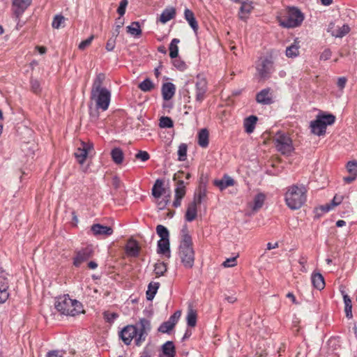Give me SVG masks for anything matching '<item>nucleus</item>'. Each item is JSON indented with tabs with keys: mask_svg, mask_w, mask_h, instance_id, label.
Returning a JSON list of instances; mask_svg holds the SVG:
<instances>
[{
	"mask_svg": "<svg viewBox=\"0 0 357 357\" xmlns=\"http://www.w3.org/2000/svg\"><path fill=\"white\" fill-rule=\"evenodd\" d=\"M151 329V321L141 318L135 325H127L123 328L119 336L126 345H130L134 339L135 344L139 347L146 340Z\"/></svg>",
	"mask_w": 357,
	"mask_h": 357,
	"instance_id": "nucleus-1",
	"label": "nucleus"
},
{
	"mask_svg": "<svg viewBox=\"0 0 357 357\" xmlns=\"http://www.w3.org/2000/svg\"><path fill=\"white\" fill-rule=\"evenodd\" d=\"M307 190L303 184H294L287 188L284 199L287 206L291 210L301 208L307 200Z\"/></svg>",
	"mask_w": 357,
	"mask_h": 357,
	"instance_id": "nucleus-2",
	"label": "nucleus"
},
{
	"mask_svg": "<svg viewBox=\"0 0 357 357\" xmlns=\"http://www.w3.org/2000/svg\"><path fill=\"white\" fill-rule=\"evenodd\" d=\"M55 308L61 314L66 316L75 317L84 312L82 303L70 298L68 294L57 298Z\"/></svg>",
	"mask_w": 357,
	"mask_h": 357,
	"instance_id": "nucleus-3",
	"label": "nucleus"
},
{
	"mask_svg": "<svg viewBox=\"0 0 357 357\" xmlns=\"http://www.w3.org/2000/svg\"><path fill=\"white\" fill-rule=\"evenodd\" d=\"M280 24L285 28H294L299 26L303 20V13L296 7H289L287 13L279 17Z\"/></svg>",
	"mask_w": 357,
	"mask_h": 357,
	"instance_id": "nucleus-4",
	"label": "nucleus"
},
{
	"mask_svg": "<svg viewBox=\"0 0 357 357\" xmlns=\"http://www.w3.org/2000/svg\"><path fill=\"white\" fill-rule=\"evenodd\" d=\"M335 121V116L332 114H319L316 119L310 122L312 133L317 136L324 135L327 126L333 124Z\"/></svg>",
	"mask_w": 357,
	"mask_h": 357,
	"instance_id": "nucleus-5",
	"label": "nucleus"
},
{
	"mask_svg": "<svg viewBox=\"0 0 357 357\" xmlns=\"http://www.w3.org/2000/svg\"><path fill=\"white\" fill-rule=\"evenodd\" d=\"M178 256L181 262L186 268H191L195 263V250L193 243H180Z\"/></svg>",
	"mask_w": 357,
	"mask_h": 357,
	"instance_id": "nucleus-6",
	"label": "nucleus"
},
{
	"mask_svg": "<svg viewBox=\"0 0 357 357\" xmlns=\"http://www.w3.org/2000/svg\"><path fill=\"white\" fill-rule=\"evenodd\" d=\"M274 145L278 151L282 155H290L294 151L291 139L285 133L278 132L273 139Z\"/></svg>",
	"mask_w": 357,
	"mask_h": 357,
	"instance_id": "nucleus-7",
	"label": "nucleus"
},
{
	"mask_svg": "<svg viewBox=\"0 0 357 357\" xmlns=\"http://www.w3.org/2000/svg\"><path fill=\"white\" fill-rule=\"evenodd\" d=\"M257 73L261 79H267L270 78L274 71V64L272 56L261 57L256 65Z\"/></svg>",
	"mask_w": 357,
	"mask_h": 357,
	"instance_id": "nucleus-8",
	"label": "nucleus"
},
{
	"mask_svg": "<svg viewBox=\"0 0 357 357\" xmlns=\"http://www.w3.org/2000/svg\"><path fill=\"white\" fill-rule=\"evenodd\" d=\"M91 99L95 100L96 109L105 111L110 103L111 92L108 89H102L96 93H91Z\"/></svg>",
	"mask_w": 357,
	"mask_h": 357,
	"instance_id": "nucleus-9",
	"label": "nucleus"
},
{
	"mask_svg": "<svg viewBox=\"0 0 357 357\" xmlns=\"http://www.w3.org/2000/svg\"><path fill=\"white\" fill-rule=\"evenodd\" d=\"M94 250L91 245H87L82 248L79 250L75 251V256L73 257V264L76 268H79L82 264L89 260L93 257Z\"/></svg>",
	"mask_w": 357,
	"mask_h": 357,
	"instance_id": "nucleus-10",
	"label": "nucleus"
},
{
	"mask_svg": "<svg viewBox=\"0 0 357 357\" xmlns=\"http://www.w3.org/2000/svg\"><path fill=\"white\" fill-rule=\"evenodd\" d=\"M208 91V82L206 79L201 75H198L195 79V100L199 103L206 98Z\"/></svg>",
	"mask_w": 357,
	"mask_h": 357,
	"instance_id": "nucleus-11",
	"label": "nucleus"
},
{
	"mask_svg": "<svg viewBox=\"0 0 357 357\" xmlns=\"http://www.w3.org/2000/svg\"><path fill=\"white\" fill-rule=\"evenodd\" d=\"M93 149V145L92 143H86L84 142H82L81 146L78 147L75 152V157L76 158L77 162L82 165L89 151Z\"/></svg>",
	"mask_w": 357,
	"mask_h": 357,
	"instance_id": "nucleus-12",
	"label": "nucleus"
},
{
	"mask_svg": "<svg viewBox=\"0 0 357 357\" xmlns=\"http://www.w3.org/2000/svg\"><path fill=\"white\" fill-rule=\"evenodd\" d=\"M186 193L185 183L183 180H178L175 188V199L173 202V206L177 208L181 206V200Z\"/></svg>",
	"mask_w": 357,
	"mask_h": 357,
	"instance_id": "nucleus-13",
	"label": "nucleus"
},
{
	"mask_svg": "<svg viewBox=\"0 0 357 357\" xmlns=\"http://www.w3.org/2000/svg\"><path fill=\"white\" fill-rule=\"evenodd\" d=\"M256 101L261 105H271L273 102L271 89H264L256 95Z\"/></svg>",
	"mask_w": 357,
	"mask_h": 357,
	"instance_id": "nucleus-14",
	"label": "nucleus"
},
{
	"mask_svg": "<svg viewBox=\"0 0 357 357\" xmlns=\"http://www.w3.org/2000/svg\"><path fill=\"white\" fill-rule=\"evenodd\" d=\"M140 250L138 242L134 239L128 240L125 247L126 255L130 257H137L139 255Z\"/></svg>",
	"mask_w": 357,
	"mask_h": 357,
	"instance_id": "nucleus-15",
	"label": "nucleus"
},
{
	"mask_svg": "<svg viewBox=\"0 0 357 357\" xmlns=\"http://www.w3.org/2000/svg\"><path fill=\"white\" fill-rule=\"evenodd\" d=\"M346 168L347 172L350 174V176H344L343 180L346 183H351L355 181L357 177V161H349L346 165Z\"/></svg>",
	"mask_w": 357,
	"mask_h": 357,
	"instance_id": "nucleus-16",
	"label": "nucleus"
},
{
	"mask_svg": "<svg viewBox=\"0 0 357 357\" xmlns=\"http://www.w3.org/2000/svg\"><path fill=\"white\" fill-rule=\"evenodd\" d=\"M91 230L95 236H109L113 234L112 227L100 224H93L91 227Z\"/></svg>",
	"mask_w": 357,
	"mask_h": 357,
	"instance_id": "nucleus-17",
	"label": "nucleus"
},
{
	"mask_svg": "<svg viewBox=\"0 0 357 357\" xmlns=\"http://www.w3.org/2000/svg\"><path fill=\"white\" fill-rule=\"evenodd\" d=\"M161 92L165 100H169L173 98L176 92V86L172 82H166L162 85Z\"/></svg>",
	"mask_w": 357,
	"mask_h": 357,
	"instance_id": "nucleus-18",
	"label": "nucleus"
},
{
	"mask_svg": "<svg viewBox=\"0 0 357 357\" xmlns=\"http://www.w3.org/2000/svg\"><path fill=\"white\" fill-rule=\"evenodd\" d=\"M213 185L222 191L227 188L234 185V180L230 176L225 175L222 179H215Z\"/></svg>",
	"mask_w": 357,
	"mask_h": 357,
	"instance_id": "nucleus-19",
	"label": "nucleus"
},
{
	"mask_svg": "<svg viewBox=\"0 0 357 357\" xmlns=\"http://www.w3.org/2000/svg\"><path fill=\"white\" fill-rule=\"evenodd\" d=\"M157 252L160 255H165L167 258H170V245L169 239H160L158 241Z\"/></svg>",
	"mask_w": 357,
	"mask_h": 357,
	"instance_id": "nucleus-20",
	"label": "nucleus"
},
{
	"mask_svg": "<svg viewBox=\"0 0 357 357\" xmlns=\"http://www.w3.org/2000/svg\"><path fill=\"white\" fill-rule=\"evenodd\" d=\"M197 204L195 202H191L188 204L187 210L185 214V219L188 222H192L197 215Z\"/></svg>",
	"mask_w": 357,
	"mask_h": 357,
	"instance_id": "nucleus-21",
	"label": "nucleus"
},
{
	"mask_svg": "<svg viewBox=\"0 0 357 357\" xmlns=\"http://www.w3.org/2000/svg\"><path fill=\"white\" fill-rule=\"evenodd\" d=\"M184 17L193 31L196 32L198 30L199 25L194 13L188 8H185L184 10Z\"/></svg>",
	"mask_w": 357,
	"mask_h": 357,
	"instance_id": "nucleus-22",
	"label": "nucleus"
},
{
	"mask_svg": "<svg viewBox=\"0 0 357 357\" xmlns=\"http://www.w3.org/2000/svg\"><path fill=\"white\" fill-rule=\"evenodd\" d=\"M207 197V190L206 185L199 186L198 189L195 191L193 198V202L197 204H200L202 202L205 201Z\"/></svg>",
	"mask_w": 357,
	"mask_h": 357,
	"instance_id": "nucleus-23",
	"label": "nucleus"
},
{
	"mask_svg": "<svg viewBox=\"0 0 357 357\" xmlns=\"http://www.w3.org/2000/svg\"><path fill=\"white\" fill-rule=\"evenodd\" d=\"M105 79V75L104 73H99L96 75L93 80L91 93H96L102 89H107L102 87L103 82Z\"/></svg>",
	"mask_w": 357,
	"mask_h": 357,
	"instance_id": "nucleus-24",
	"label": "nucleus"
},
{
	"mask_svg": "<svg viewBox=\"0 0 357 357\" xmlns=\"http://www.w3.org/2000/svg\"><path fill=\"white\" fill-rule=\"evenodd\" d=\"M258 118L255 115H251L244 119L243 126L245 128V131L250 134L253 132L256 123L257 122Z\"/></svg>",
	"mask_w": 357,
	"mask_h": 357,
	"instance_id": "nucleus-25",
	"label": "nucleus"
},
{
	"mask_svg": "<svg viewBox=\"0 0 357 357\" xmlns=\"http://www.w3.org/2000/svg\"><path fill=\"white\" fill-rule=\"evenodd\" d=\"M176 14V9L174 7L166 8L160 15V21L162 24H165L172 19H174Z\"/></svg>",
	"mask_w": 357,
	"mask_h": 357,
	"instance_id": "nucleus-26",
	"label": "nucleus"
},
{
	"mask_svg": "<svg viewBox=\"0 0 357 357\" xmlns=\"http://www.w3.org/2000/svg\"><path fill=\"white\" fill-rule=\"evenodd\" d=\"M176 324L174 317H170L167 321H164L160 324L158 331L162 333H169Z\"/></svg>",
	"mask_w": 357,
	"mask_h": 357,
	"instance_id": "nucleus-27",
	"label": "nucleus"
},
{
	"mask_svg": "<svg viewBox=\"0 0 357 357\" xmlns=\"http://www.w3.org/2000/svg\"><path fill=\"white\" fill-rule=\"evenodd\" d=\"M209 132L206 128H202L198 132L197 144L202 148H206L208 146Z\"/></svg>",
	"mask_w": 357,
	"mask_h": 357,
	"instance_id": "nucleus-28",
	"label": "nucleus"
},
{
	"mask_svg": "<svg viewBox=\"0 0 357 357\" xmlns=\"http://www.w3.org/2000/svg\"><path fill=\"white\" fill-rule=\"evenodd\" d=\"M164 181L162 179H157L152 188V195L155 198H160L165 192L163 187Z\"/></svg>",
	"mask_w": 357,
	"mask_h": 357,
	"instance_id": "nucleus-29",
	"label": "nucleus"
},
{
	"mask_svg": "<svg viewBox=\"0 0 357 357\" xmlns=\"http://www.w3.org/2000/svg\"><path fill=\"white\" fill-rule=\"evenodd\" d=\"M162 351L166 357H174L176 349L172 341H167L162 346Z\"/></svg>",
	"mask_w": 357,
	"mask_h": 357,
	"instance_id": "nucleus-30",
	"label": "nucleus"
},
{
	"mask_svg": "<svg viewBox=\"0 0 357 357\" xmlns=\"http://www.w3.org/2000/svg\"><path fill=\"white\" fill-rule=\"evenodd\" d=\"M312 282L314 288L321 290L325 287V282L323 275L319 273H312Z\"/></svg>",
	"mask_w": 357,
	"mask_h": 357,
	"instance_id": "nucleus-31",
	"label": "nucleus"
},
{
	"mask_svg": "<svg viewBox=\"0 0 357 357\" xmlns=\"http://www.w3.org/2000/svg\"><path fill=\"white\" fill-rule=\"evenodd\" d=\"M111 157L114 163L120 165L123 161L124 154L120 148L116 147L112 150Z\"/></svg>",
	"mask_w": 357,
	"mask_h": 357,
	"instance_id": "nucleus-32",
	"label": "nucleus"
},
{
	"mask_svg": "<svg viewBox=\"0 0 357 357\" xmlns=\"http://www.w3.org/2000/svg\"><path fill=\"white\" fill-rule=\"evenodd\" d=\"M160 287L159 282H151L148 285V290L146 291V299L148 301H152L157 293V291Z\"/></svg>",
	"mask_w": 357,
	"mask_h": 357,
	"instance_id": "nucleus-33",
	"label": "nucleus"
},
{
	"mask_svg": "<svg viewBox=\"0 0 357 357\" xmlns=\"http://www.w3.org/2000/svg\"><path fill=\"white\" fill-rule=\"evenodd\" d=\"M265 199L266 196L264 193L259 192L257 195H256L254 198L252 211H257L258 210H259L263 206Z\"/></svg>",
	"mask_w": 357,
	"mask_h": 357,
	"instance_id": "nucleus-34",
	"label": "nucleus"
},
{
	"mask_svg": "<svg viewBox=\"0 0 357 357\" xmlns=\"http://www.w3.org/2000/svg\"><path fill=\"white\" fill-rule=\"evenodd\" d=\"M180 43V40L178 38H174L172 40L169 50V56L172 59H174L178 57V44Z\"/></svg>",
	"mask_w": 357,
	"mask_h": 357,
	"instance_id": "nucleus-35",
	"label": "nucleus"
},
{
	"mask_svg": "<svg viewBox=\"0 0 357 357\" xmlns=\"http://www.w3.org/2000/svg\"><path fill=\"white\" fill-rule=\"evenodd\" d=\"M332 209L331 205L329 204H326L324 205H321L318 207H316L314 210V218L319 219L321 218L324 213H328Z\"/></svg>",
	"mask_w": 357,
	"mask_h": 357,
	"instance_id": "nucleus-36",
	"label": "nucleus"
},
{
	"mask_svg": "<svg viewBox=\"0 0 357 357\" xmlns=\"http://www.w3.org/2000/svg\"><path fill=\"white\" fill-rule=\"evenodd\" d=\"M13 6L15 8L14 13L17 16L21 15L26 8L24 0H13Z\"/></svg>",
	"mask_w": 357,
	"mask_h": 357,
	"instance_id": "nucleus-37",
	"label": "nucleus"
},
{
	"mask_svg": "<svg viewBox=\"0 0 357 357\" xmlns=\"http://www.w3.org/2000/svg\"><path fill=\"white\" fill-rule=\"evenodd\" d=\"M127 32L135 36L142 35V30L139 22H133L130 26H127Z\"/></svg>",
	"mask_w": 357,
	"mask_h": 357,
	"instance_id": "nucleus-38",
	"label": "nucleus"
},
{
	"mask_svg": "<svg viewBox=\"0 0 357 357\" xmlns=\"http://www.w3.org/2000/svg\"><path fill=\"white\" fill-rule=\"evenodd\" d=\"M197 315L196 311L190 308L188 311L186 317L188 326L190 327H195L197 324Z\"/></svg>",
	"mask_w": 357,
	"mask_h": 357,
	"instance_id": "nucleus-39",
	"label": "nucleus"
},
{
	"mask_svg": "<svg viewBox=\"0 0 357 357\" xmlns=\"http://www.w3.org/2000/svg\"><path fill=\"white\" fill-rule=\"evenodd\" d=\"M167 271V264L165 262H158L154 266V273L156 277H160L165 275Z\"/></svg>",
	"mask_w": 357,
	"mask_h": 357,
	"instance_id": "nucleus-40",
	"label": "nucleus"
},
{
	"mask_svg": "<svg viewBox=\"0 0 357 357\" xmlns=\"http://www.w3.org/2000/svg\"><path fill=\"white\" fill-rule=\"evenodd\" d=\"M138 87L142 91L148 92L153 89L155 86L153 82L149 78H146L141 83H139Z\"/></svg>",
	"mask_w": 357,
	"mask_h": 357,
	"instance_id": "nucleus-41",
	"label": "nucleus"
},
{
	"mask_svg": "<svg viewBox=\"0 0 357 357\" xmlns=\"http://www.w3.org/2000/svg\"><path fill=\"white\" fill-rule=\"evenodd\" d=\"M192 243V237L189 234L188 226L185 225L181 229V241L180 243Z\"/></svg>",
	"mask_w": 357,
	"mask_h": 357,
	"instance_id": "nucleus-42",
	"label": "nucleus"
},
{
	"mask_svg": "<svg viewBox=\"0 0 357 357\" xmlns=\"http://www.w3.org/2000/svg\"><path fill=\"white\" fill-rule=\"evenodd\" d=\"M156 233L160 237V239H169V232L168 229L162 225L156 227Z\"/></svg>",
	"mask_w": 357,
	"mask_h": 357,
	"instance_id": "nucleus-43",
	"label": "nucleus"
},
{
	"mask_svg": "<svg viewBox=\"0 0 357 357\" xmlns=\"http://www.w3.org/2000/svg\"><path fill=\"white\" fill-rule=\"evenodd\" d=\"M299 46L294 44L291 45L289 47H287L286 50V55L287 57L293 58L298 55L299 54Z\"/></svg>",
	"mask_w": 357,
	"mask_h": 357,
	"instance_id": "nucleus-44",
	"label": "nucleus"
},
{
	"mask_svg": "<svg viewBox=\"0 0 357 357\" xmlns=\"http://www.w3.org/2000/svg\"><path fill=\"white\" fill-rule=\"evenodd\" d=\"M187 150H188V146L186 144L182 143L179 145L178 149V160L179 161H184L186 160L187 158Z\"/></svg>",
	"mask_w": 357,
	"mask_h": 357,
	"instance_id": "nucleus-45",
	"label": "nucleus"
},
{
	"mask_svg": "<svg viewBox=\"0 0 357 357\" xmlns=\"http://www.w3.org/2000/svg\"><path fill=\"white\" fill-rule=\"evenodd\" d=\"M159 126L160 128H171L174 126V122L172 119L169 116H162L160 119Z\"/></svg>",
	"mask_w": 357,
	"mask_h": 357,
	"instance_id": "nucleus-46",
	"label": "nucleus"
},
{
	"mask_svg": "<svg viewBox=\"0 0 357 357\" xmlns=\"http://www.w3.org/2000/svg\"><path fill=\"white\" fill-rule=\"evenodd\" d=\"M7 275L5 271H0V289H8L9 284Z\"/></svg>",
	"mask_w": 357,
	"mask_h": 357,
	"instance_id": "nucleus-47",
	"label": "nucleus"
},
{
	"mask_svg": "<svg viewBox=\"0 0 357 357\" xmlns=\"http://www.w3.org/2000/svg\"><path fill=\"white\" fill-rule=\"evenodd\" d=\"M30 84H31V90L33 93L35 94H39L41 92V86L40 82L33 78H31L30 79Z\"/></svg>",
	"mask_w": 357,
	"mask_h": 357,
	"instance_id": "nucleus-48",
	"label": "nucleus"
},
{
	"mask_svg": "<svg viewBox=\"0 0 357 357\" xmlns=\"http://www.w3.org/2000/svg\"><path fill=\"white\" fill-rule=\"evenodd\" d=\"M119 317V314L116 312H110L109 311H105L103 312V318L105 321L112 324L114 323V320Z\"/></svg>",
	"mask_w": 357,
	"mask_h": 357,
	"instance_id": "nucleus-49",
	"label": "nucleus"
},
{
	"mask_svg": "<svg viewBox=\"0 0 357 357\" xmlns=\"http://www.w3.org/2000/svg\"><path fill=\"white\" fill-rule=\"evenodd\" d=\"M349 31V26L347 24H344L341 27H339L333 35L337 38H342L347 34Z\"/></svg>",
	"mask_w": 357,
	"mask_h": 357,
	"instance_id": "nucleus-50",
	"label": "nucleus"
},
{
	"mask_svg": "<svg viewBox=\"0 0 357 357\" xmlns=\"http://www.w3.org/2000/svg\"><path fill=\"white\" fill-rule=\"evenodd\" d=\"M123 24H124V19L123 17H119L116 20L115 27L112 32V34H113V36H119V34L120 33V29L123 26Z\"/></svg>",
	"mask_w": 357,
	"mask_h": 357,
	"instance_id": "nucleus-51",
	"label": "nucleus"
},
{
	"mask_svg": "<svg viewBox=\"0 0 357 357\" xmlns=\"http://www.w3.org/2000/svg\"><path fill=\"white\" fill-rule=\"evenodd\" d=\"M65 18L61 15H56L52 21V26L54 29H59L61 24L64 22Z\"/></svg>",
	"mask_w": 357,
	"mask_h": 357,
	"instance_id": "nucleus-52",
	"label": "nucleus"
},
{
	"mask_svg": "<svg viewBox=\"0 0 357 357\" xmlns=\"http://www.w3.org/2000/svg\"><path fill=\"white\" fill-rule=\"evenodd\" d=\"M172 63L176 69L181 71L185 70L187 67L185 63L180 58L178 59L177 57L174 59Z\"/></svg>",
	"mask_w": 357,
	"mask_h": 357,
	"instance_id": "nucleus-53",
	"label": "nucleus"
},
{
	"mask_svg": "<svg viewBox=\"0 0 357 357\" xmlns=\"http://www.w3.org/2000/svg\"><path fill=\"white\" fill-rule=\"evenodd\" d=\"M117 36H113V34H112V36L108 39V40L106 43L105 49L108 52H111L114 50L115 45H116V39Z\"/></svg>",
	"mask_w": 357,
	"mask_h": 357,
	"instance_id": "nucleus-54",
	"label": "nucleus"
},
{
	"mask_svg": "<svg viewBox=\"0 0 357 357\" xmlns=\"http://www.w3.org/2000/svg\"><path fill=\"white\" fill-rule=\"evenodd\" d=\"M128 3V0H121L120 1L119 6L117 8V13H119V17H122L123 15L125 14Z\"/></svg>",
	"mask_w": 357,
	"mask_h": 357,
	"instance_id": "nucleus-55",
	"label": "nucleus"
},
{
	"mask_svg": "<svg viewBox=\"0 0 357 357\" xmlns=\"http://www.w3.org/2000/svg\"><path fill=\"white\" fill-rule=\"evenodd\" d=\"M94 38V36L93 35H91L89 38H88L87 39L84 40H82L79 46H78V48L80 50H85L86 47H88L92 43L93 40Z\"/></svg>",
	"mask_w": 357,
	"mask_h": 357,
	"instance_id": "nucleus-56",
	"label": "nucleus"
},
{
	"mask_svg": "<svg viewBox=\"0 0 357 357\" xmlns=\"http://www.w3.org/2000/svg\"><path fill=\"white\" fill-rule=\"evenodd\" d=\"M135 158L142 160V162H146L150 158V155L147 151H139V152L135 155Z\"/></svg>",
	"mask_w": 357,
	"mask_h": 357,
	"instance_id": "nucleus-57",
	"label": "nucleus"
},
{
	"mask_svg": "<svg viewBox=\"0 0 357 357\" xmlns=\"http://www.w3.org/2000/svg\"><path fill=\"white\" fill-rule=\"evenodd\" d=\"M236 265V257H231L226 259L223 263L224 267H234Z\"/></svg>",
	"mask_w": 357,
	"mask_h": 357,
	"instance_id": "nucleus-58",
	"label": "nucleus"
},
{
	"mask_svg": "<svg viewBox=\"0 0 357 357\" xmlns=\"http://www.w3.org/2000/svg\"><path fill=\"white\" fill-rule=\"evenodd\" d=\"M9 298L8 289H0V304L4 303Z\"/></svg>",
	"mask_w": 357,
	"mask_h": 357,
	"instance_id": "nucleus-59",
	"label": "nucleus"
},
{
	"mask_svg": "<svg viewBox=\"0 0 357 357\" xmlns=\"http://www.w3.org/2000/svg\"><path fill=\"white\" fill-rule=\"evenodd\" d=\"M184 175L186 179H190L191 178V174L190 173L185 174L183 171H178L176 174H174L173 179L174 181L177 178L178 180H181Z\"/></svg>",
	"mask_w": 357,
	"mask_h": 357,
	"instance_id": "nucleus-60",
	"label": "nucleus"
},
{
	"mask_svg": "<svg viewBox=\"0 0 357 357\" xmlns=\"http://www.w3.org/2000/svg\"><path fill=\"white\" fill-rule=\"evenodd\" d=\"M342 196H338L336 195L334 196L333 199H332L331 202L329 203V204L331 205L333 208L334 206L339 205L342 202Z\"/></svg>",
	"mask_w": 357,
	"mask_h": 357,
	"instance_id": "nucleus-61",
	"label": "nucleus"
},
{
	"mask_svg": "<svg viewBox=\"0 0 357 357\" xmlns=\"http://www.w3.org/2000/svg\"><path fill=\"white\" fill-rule=\"evenodd\" d=\"M332 52L329 49H326L320 55V59L326 61L331 57Z\"/></svg>",
	"mask_w": 357,
	"mask_h": 357,
	"instance_id": "nucleus-62",
	"label": "nucleus"
},
{
	"mask_svg": "<svg viewBox=\"0 0 357 357\" xmlns=\"http://www.w3.org/2000/svg\"><path fill=\"white\" fill-rule=\"evenodd\" d=\"M121 181L120 180L119 177L117 176H115L112 178V185L115 189H119L122 186Z\"/></svg>",
	"mask_w": 357,
	"mask_h": 357,
	"instance_id": "nucleus-63",
	"label": "nucleus"
},
{
	"mask_svg": "<svg viewBox=\"0 0 357 357\" xmlns=\"http://www.w3.org/2000/svg\"><path fill=\"white\" fill-rule=\"evenodd\" d=\"M347 81V79L345 77H339L337 82V87L342 90L346 86Z\"/></svg>",
	"mask_w": 357,
	"mask_h": 357,
	"instance_id": "nucleus-64",
	"label": "nucleus"
}]
</instances>
